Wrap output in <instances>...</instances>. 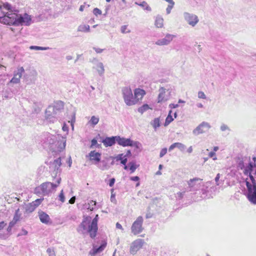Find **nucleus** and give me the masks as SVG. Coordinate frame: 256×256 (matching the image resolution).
Masks as SVG:
<instances>
[{"instance_id": "a211bd4d", "label": "nucleus", "mask_w": 256, "mask_h": 256, "mask_svg": "<svg viewBox=\"0 0 256 256\" xmlns=\"http://www.w3.org/2000/svg\"><path fill=\"white\" fill-rule=\"evenodd\" d=\"M110 158H106L104 160H100L99 163L97 164V166L101 170H108L109 169L110 166L108 162Z\"/></svg>"}, {"instance_id": "ea45409f", "label": "nucleus", "mask_w": 256, "mask_h": 256, "mask_svg": "<svg viewBox=\"0 0 256 256\" xmlns=\"http://www.w3.org/2000/svg\"><path fill=\"white\" fill-rule=\"evenodd\" d=\"M150 108L148 104H144L138 110V112L142 114L144 112L150 109Z\"/></svg>"}, {"instance_id": "2f4dec72", "label": "nucleus", "mask_w": 256, "mask_h": 256, "mask_svg": "<svg viewBox=\"0 0 256 256\" xmlns=\"http://www.w3.org/2000/svg\"><path fill=\"white\" fill-rule=\"evenodd\" d=\"M96 204V202L94 200H91L87 204H86L85 207L88 210H90V211L94 210V208Z\"/></svg>"}, {"instance_id": "a878e982", "label": "nucleus", "mask_w": 256, "mask_h": 256, "mask_svg": "<svg viewBox=\"0 0 256 256\" xmlns=\"http://www.w3.org/2000/svg\"><path fill=\"white\" fill-rule=\"evenodd\" d=\"M96 62V70L100 74V76H102L104 72V66L102 62H98V60L96 58H94L92 62L94 63V62Z\"/></svg>"}, {"instance_id": "0e129e2a", "label": "nucleus", "mask_w": 256, "mask_h": 256, "mask_svg": "<svg viewBox=\"0 0 256 256\" xmlns=\"http://www.w3.org/2000/svg\"><path fill=\"white\" fill-rule=\"evenodd\" d=\"M93 49L96 51V53H98V54L102 52L104 50V49H102V48H96V47H94Z\"/></svg>"}, {"instance_id": "c03bdc74", "label": "nucleus", "mask_w": 256, "mask_h": 256, "mask_svg": "<svg viewBox=\"0 0 256 256\" xmlns=\"http://www.w3.org/2000/svg\"><path fill=\"white\" fill-rule=\"evenodd\" d=\"M124 154H118L116 156L113 157V156H110V159L116 160V161H121L122 158V157H124Z\"/></svg>"}, {"instance_id": "f3484780", "label": "nucleus", "mask_w": 256, "mask_h": 256, "mask_svg": "<svg viewBox=\"0 0 256 256\" xmlns=\"http://www.w3.org/2000/svg\"><path fill=\"white\" fill-rule=\"evenodd\" d=\"M61 164V158L60 157L54 160L53 162H50V168L51 170H53L56 173H58L60 170V168Z\"/></svg>"}, {"instance_id": "4d7b16f0", "label": "nucleus", "mask_w": 256, "mask_h": 256, "mask_svg": "<svg viewBox=\"0 0 256 256\" xmlns=\"http://www.w3.org/2000/svg\"><path fill=\"white\" fill-rule=\"evenodd\" d=\"M198 18L196 15L193 14V27L198 22Z\"/></svg>"}, {"instance_id": "bf43d9fd", "label": "nucleus", "mask_w": 256, "mask_h": 256, "mask_svg": "<svg viewBox=\"0 0 256 256\" xmlns=\"http://www.w3.org/2000/svg\"><path fill=\"white\" fill-rule=\"evenodd\" d=\"M27 234H28V231L22 228V232H20L19 234H18V236H22L23 235L26 236Z\"/></svg>"}, {"instance_id": "09e8293b", "label": "nucleus", "mask_w": 256, "mask_h": 256, "mask_svg": "<svg viewBox=\"0 0 256 256\" xmlns=\"http://www.w3.org/2000/svg\"><path fill=\"white\" fill-rule=\"evenodd\" d=\"M46 252L48 253L49 256H56L54 249L51 248H48L46 250Z\"/></svg>"}, {"instance_id": "ddd939ff", "label": "nucleus", "mask_w": 256, "mask_h": 256, "mask_svg": "<svg viewBox=\"0 0 256 256\" xmlns=\"http://www.w3.org/2000/svg\"><path fill=\"white\" fill-rule=\"evenodd\" d=\"M144 243V240L140 238L132 242L130 248V254H136V252L142 248Z\"/></svg>"}, {"instance_id": "13d9d810", "label": "nucleus", "mask_w": 256, "mask_h": 256, "mask_svg": "<svg viewBox=\"0 0 256 256\" xmlns=\"http://www.w3.org/2000/svg\"><path fill=\"white\" fill-rule=\"evenodd\" d=\"M114 190L113 188H112L111 190V196H110V200L112 202H114L116 201V198H115V194H114Z\"/></svg>"}, {"instance_id": "9d476101", "label": "nucleus", "mask_w": 256, "mask_h": 256, "mask_svg": "<svg viewBox=\"0 0 256 256\" xmlns=\"http://www.w3.org/2000/svg\"><path fill=\"white\" fill-rule=\"evenodd\" d=\"M57 113L52 108V106H49L46 109L45 112V117L46 120L50 122H54L56 121Z\"/></svg>"}, {"instance_id": "5fc2aeb1", "label": "nucleus", "mask_w": 256, "mask_h": 256, "mask_svg": "<svg viewBox=\"0 0 256 256\" xmlns=\"http://www.w3.org/2000/svg\"><path fill=\"white\" fill-rule=\"evenodd\" d=\"M198 97L200 98H202V99H206V94H204V92H202V91H200L198 92Z\"/></svg>"}, {"instance_id": "f03ea898", "label": "nucleus", "mask_w": 256, "mask_h": 256, "mask_svg": "<svg viewBox=\"0 0 256 256\" xmlns=\"http://www.w3.org/2000/svg\"><path fill=\"white\" fill-rule=\"evenodd\" d=\"M0 21L4 24L14 26H29L34 22L31 16L25 12L24 14L6 12V16Z\"/></svg>"}, {"instance_id": "bb28decb", "label": "nucleus", "mask_w": 256, "mask_h": 256, "mask_svg": "<svg viewBox=\"0 0 256 256\" xmlns=\"http://www.w3.org/2000/svg\"><path fill=\"white\" fill-rule=\"evenodd\" d=\"M64 106V102L62 101L59 100L55 102L54 104L52 106L58 114L62 109H63Z\"/></svg>"}, {"instance_id": "cd10ccee", "label": "nucleus", "mask_w": 256, "mask_h": 256, "mask_svg": "<svg viewBox=\"0 0 256 256\" xmlns=\"http://www.w3.org/2000/svg\"><path fill=\"white\" fill-rule=\"evenodd\" d=\"M106 246V243L102 244L100 246H94L93 248V254H96L97 253L102 252Z\"/></svg>"}, {"instance_id": "49530a36", "label": "nucleus", "mask_w": 256, "mask_h": 256, "mask_svg": "<svg viewBox=\"0 0 256 256\" xmlns=\"http://www.w3.org/2000/svg\"><path fill=\"white\" fill-rule=\"evenodd\" d=\"M42 199L38 198L36 200L32 202V203L34 206V208H36L42 202Z\"/></svg>"}, {"instance_id": "9b49d317", "label": "nucleus", "mask_w": 256, "mask_h": 256, "mask_svg": "<svg viewBox=\"0 0 256 256\" xmlns=\"http://www.w3.org/2000/svg\"><path fill=\"white\" fill-rule=\"evenodd\" d=\"M99 219L98 215L96 214L89 224V231L90 232V238H94L98 230V222Z\"/></svg>"}, {"instance_id": "4468645a", "label": "nucleus", "mask_w": 256, "mask_h": 256, "mask_svg": "<svg viewBox=\"0 0 256 256\" xmlns=\"http://www.w3.org/2000/svg\"><path fill=\"white\" fill-rule=\"evenodd\" d=\"M176 36V35L174 34H166L164 38L158 40L155 44L158 46H167L169 44Z\"/></svg>"}, {"instance_id": "dca6fc26", "label": "nucleus", "mask_w": 256, "mask_h": 256, "mask_svg": "<svg viewBox=\"0 0 256 256\" xmlns=\"http://www.w3.org/2000/svg\"><path fill=\"white\" fill-rule=\"evenodd\" d=\"M88 156L90 158V160L94 161V164L96 165L100 162L101 154L92 150L88 154Z\"/></svg>"}, {"instance_id": "2eb2a0df", "label": "nucleus", "mask_w": 256, "mask_h": 256, "mask_svg": "<svg viewBox=\"0 0 256 256\" xmlns=\"http://www.w3.org/2000/svg\"><path fill=\"white\" fill-rule=\"evenodd\" d=\"M118 136H112L111 137H106L102 140L106 147L111 146L114 145L118 142Z\"/></svg>"}, {"instance_id": "aec40b11", "label": "nucleus", "mask_w": 256, "mask_h": 256, "mask_svg": "<svg viewBox=\"0 0 256 256\" xmlns=\"http://www.w3.org/2000/svg\"><path fill=\"white\" fill-rule=\"evenodd\" d=\"M146 92L140 88H136L134 91V98L136 100V104L140 100H142L145 95Z\"/></svg>"}, {"instance_id": "4c0bfd02", "label": "nucleus", "mask_w": 256, "mask_h": 256, "mask_svg": "<svg viewBox=\"0 0 256 256\" xmlns=\"http://www.w3.org/2000/svg\"><path fill=\"white\" fill-rule=\"evenodd\" d=\"M22 213L20 212V208L16 210L14 215L13 218V220H16V222H18L20 220L21 218Z\"/></svg>"}, {"instance_id": "473e14b6", "label": "nucleus", "mask_w": 256, "mask_h": 256, "mask_svg": "<svg viewBox=\"0 0 256 256\" xmlns=\"http://www.w3.org/2000/svg\"><path fill=\"white\" fill-rule=\"evenodd\" d=\"M128 169L130 171V173L132 174L135 172L138 165H136L135 162H130L128 164Z\"/></svg>"}, {"instance_id": "680f3d73", "label": "nucleus", "mask_w": 256, "mask_h": 256, "mask_svg": "<svg viewBox=\"0 0 256 256\" xmlns=\"http://www.w3.org/2000/svg\"><path fill=\"white\" fill-rule=\"evenodd\" d=\"M244 175L248 176L252 182H256L255 178L252 175V173H248L247 174Z\"/></svg>"}, {"instance_id": "c85d7f7f", "label": "nucleus", "mask_w": 256, "mask_h": 256, "mask_svg": "<svg viewBox=\"0 0 256 256\" xmlns=\"http://www.w3.org/2000/svg\"><path fill=\"white\" fill-rule=\"evenodd\" d=\"M163 22L164 19L161 16H156L155 20V25L157 28H162L163 26Z\"/></svg>"}, {"instance_id": "c9c22d12", "label": "nucleus", "mask_w": 256, "mask_h": 256, "mask_svg": "<svg viewBox=\"0 0 256 256\" xmlns=\"http://www.w3.org/2000/svg\"><path fill=\"white\" fill-rule=\"evenodd\" d=\"M78 31L82 32H90V28L88 25H81L78 28Z\"/></svg>"}, {"instance_id": "de8ad7c7", "label": "nucleus", "mask_w": 256, "mask_h": 256, "mask_svg": "<svg viewBox=\"0 0 256 256\" xmlns=\"http://www.w3.org/2000/svg\"><path fill=\"white\" fill-rule=\"evenodd\" d=\"M93 13L96 16H98V15H101L102 12L100 10L96 8L93 10Z\"/></svg>"}, {"instance_id": "8fccbe9b", "label": "nucleus", "mask_w": 256, "mask_h": 256, "mask_svg": "<svg viewBox=\"0 0 256 256\" xmlns=\"http://www.w3.org/2000/svg\"><path fill=\"white\" fill-rule=\"evenodd\" d=\"M238 167L240 170H244L245 168L244 163L242 160H240L238 164Z\"/></svg>"}, {"instance_id": "f257e3e1", "label": "nucleus", "mask_w": 256, "mask_h": 256, "mask_svg": "<svg viewBox=\"0 0 256 256\" xmlns=\"http://www.w3.org/2000/svg\"><path fill=\"white\" fill-rule=\"evenodd\" d=\"M39 138L40 144L44 148L47 150L58 153L65 148L66 139L59 135L54 136L48 132H45L40 135Z\"/></svg>"}, {"instance_id": "393cba45", "label": "nucleus", "mask_w": 256, "mask_h": 256, "mask_svg": "<svg viewBox=\"0 0 256 256\" xmlns=\"http://www.w3.org/2000/svg\"><path fill=\"white\" fill-rule=\"evenodd\" d=\"M256 167V164L252 163V162L249 161L248 165L245 166L243 172L244 174H247L248 173H252L254 168Z\"/></svg>"}, {"instance_id": "412c9836", "label": "nucleus", "mask_w": 256, "mask_h": 256, "mask_svg": "<svg viewBox=\"0 0 256 256\" xmlns=\"http://www.w3.org/2000/svg\"><path fill=\"white\" fill-rule=\"evenodd\" d=\"M12 96V92L10 88L6 86L3 88L2 92V96L4 100L11 98Z\"/></svg>"}, {"instance_id": "37998d69", "label": "nucleus", "mask_w": 256, "mask_h": 256, "mask_svg": "<svg viewBox=\"0 0 256 256\" xmlns=\"http://www.w3.org/2000/svg\"><path fill=\"white\" fill-rule=\"evenodd\" d=\"M120 32L122 34H128L130 32V30L128 29L127 25L122 26L120 28Z\"/></svg>"}, {"instance_id": "f704fd0d", "label": "nucleus", "mask_w": 256, "mask_h": 256, "mask_svg": "<svg viewBox=\"0 0 256 256\" xmlns=\"http://www.w3.org/2000/svg\"><path fill=\"white\" fill-rule=\"evenodd\" d=\"M30 48L32 50H45L51 49L50 47H43L36 46H32L30 47Z\"/></svg>"}, {"instance_id": "1a4fd4ad", "label": "nucleus", "mask_w": 256, "mask_h": 256, "mask_svg": "<svg viewBox=\"0 0 256 256\" xmlns=\"http://www.w3.org/2000/svg\"><path fill=\"white\" fill-rule=\"evenodd\" d=\"M24 73V70L22 66L18 67L16 70L14 71V76L8 84L9 85L10 84H18L20 82V79L23 74Z\"/></svg>"}, {"instance_id": "5701e85b", "label": "nucleus", "mask_w": 256, "mask_h": 256, "mask_svg": "<svg viewBox=\"0 0 256 256\" xmlns=\"http://www.w3.org/2000/svg\"><path fill=\"white\" fill-rule=\"evenodd\" d=\"M38 217L40 222L45 224H48L50 220L49 216L42 211L38 212Z\"/></svg>"}, {"instance_id": "774afa93", "label": "nucleus", "mask_w": 256, "mask_h": 256, "mask_svg": "<svg viewBox=\"0 0 256 256\" xmlns=\"http://www.w3.org/2000/svg\"><path fill=\"white\" fill-rule=\"evenodd\" d=\"M184 194H185V192H178V193H177V195H178L177 197L179 199H180L184 196Z\"/></svg>"}, {"instance_id": "7c9ffc66", "label": "nucleus", "mask_w": 256, "mask_h": 256, "mask_svg": "<svg viewBox=\"0 0 256 256\" xmlns=\"http://www.w3.org/2000/svg\"><path fill=\"white\" fill-rule=\"evenodd\" d=\"M160 94L158 96V102H162L164 101V95H165V89L163 88H161L160 90Z\"/></svg>"}, {"instance_id": "052dcab7", "label": "nucleus", "mask_w": 256, "mask_h": 256, "mask_svg": "<svg viewBox=\"0 0 256 256\" xmlns=\"http://www.w3.org/2000/svg\"><path fill=\"white\" fill-rule=\"evenodd\" d=\"M115 178H112L109 180L108 185L110 187L113 186L115 182Z\"/></svg>"}, {"instance_id": "c756f323", "label": "nucleus", "mask_w": 256, "mask_h": 256, "mask_svg": "<svg viewBox=\"0 0 256 256\" xmlns=\"http://www.w3.org/2000/svg\"><path fill=\"white\" fill-rule=\"evenodd\" d=\"M135 4L142 7L144 8V10H146L149 12H150L152 10L150 7L148 5L147 2L145 1H143L140 3H138V2H135Z\"/></svg>"}, {"instance_id": "7ed1b4c3", "label": "nucleus", "mask_w": 256, "mask_h": 256, "mask_svg": "<svg viewBox=\"0 0 256 256\" xmlns=\"http://www.w3.org/2000/svg\"><path fill=\"white\" fill-rule=\"evenodd\" d=\"M208 188L202 179L193 178V200L200 201L206 198L208 192Z\"/></svg>"}, {"instance_id": "a19ab883", "label": "nucleus", "mask_w": 256, "mask_h": 256, "mask_svg": "<svg viewBox=\"0 0 256 256\" xmlns=\"http://www.w3.org/2000/svg\"><path fill=\"white\" fill-rule=\"evenodd\" d=\"M128 162V158L124 156V157L122 158V160L120 161V164H123L124 166V169L125 170H128V166L126 165V162Z\"/></svg>"}, {"instance_id": "b1692460", "label": "nucleus", "mask_w": 256, "mask_h": 256, "mask_svg": "<svg viewBox=\"0 0 256 256\" xmlns=\"http://www.w3.org/2000/svg\"><path fill=\"white\" fill-rule=\"evenodd\" d=\"M20 208L24 210V214H29L34 212L36 209L34 206L31 202L22 206Z\"/></svg>"}, {"instance_id": "e2e57ef3", "label": "nucleus", "mask_w": 256, "mask_h": 256, "mask_svg": "<svg viewBox=\"0 0 256 256\" xmlns=\"http://www.w3.org/2000/svg\"><path fill=\"white\" fill-rule=\"evenodd\" d=\"M130 180L134 182H138L140 180V178L138 176H131Z\"/></svg>"}, {"instance_id": "79ce46f5", "label": "nucleus", "mask_w": 256, "mask_h": 256, "mask_svg": "<svg viewBox=\"0 0 256 256\" xmlns=\"http://www.w3.org/2000/svg\"><path fill=\"white\" fill-rule=\"evenodd\" d=\"M99 122V118L98 117H96L95 116H92L90 120V122L94 126L98 124Z\"/></svg>"}, {"instance_id": "20e7f679", "label": "nucleus", "mask_w": 256, "mask_h": 256, "mask_svg": "<svg viewBox=\"0 0 256 256\" xmlns=\"http://www.w3.org/2000/svg\"><path fill=\"white\" fill-rule=\"evenodd\" d=\"M61 178H58L57 180V184L50 182H45L41 184L40 186L34 189V192L37 194H42L44 196L48 195L51 193L53 190L60 184Z\"/></svg>"}, {"instance_id": "f8f14e48", "label": "nucleus", "mask_w": 256, "mask_h": 256, "mask_svg": "<svg viewBox=\"0 0 256 256\" xmlns=\"http://www.w3.org/2000/svg\"><path fill=\"white\" fill-rule=\"evenodd\" d=\"M211 128L210 124L206 122H203L200 124L194 130H193V134H199L206 132L208 130Z\"/></svg>"}, {"instance_id": "39448f33", "label": "nucleus", "mask_w": 256, "mask_h": 256, "mask_svg": "<svg viewBox=\"0 0 256 256\" xmlns=\"http://www.w3.org/2000/svg\"><path fill=\"white\" fill-rule=\"evenodd\" d=\"M122 94L126 104L130 106L136 104V100L130 87L126 86L122 88Z\"/></svg>"}, {"instance_id": "338daca9", "label": "nucleus", "mask_w": 256, "mask_h": 256, "mask_svg": "<svg viewBox=\"0 0 256 256\" xmlns=\"http://www.w3.org/2000/svg\"><path fill=\"white\" fill-rule=\"evenodd\" d=\"M228 128V126L224 124H222L220 126V130L222 132L226 130H227Z\"/></svg>"}, {"instance_id": "a18cd8bd", "label": "nucleus", "mask_w": 256, "mask_h": 256, "mask_svg": "<svg viewBox=\"0 0 256 256\" xmlns=\"http://www.w3.org/2000/svg\"><path fill=\"white\" fill-rule=\"evenodd\" d=\"M100 144H98L97 140L96 138H93L91 141L90 148H93L94 146L99 148Z\"/></svg>"}, {"instance_id": "e433bc0d", "label": "nucleus", "mask_w": 256, "mask_h": 256, "mask_svg": "<svg viewBox=\"0 0 256 256\" xmlns=\"http://www.w3.org/2000/svg\"><path fill=\"white\" fill-rule=\"evenodd\" d=\"M184 20L187 21L190 25L192 26V16L188 12H185L184 14Z\"/></svg>"}, {"instance_id": "3c124183", "label": "nucleus", "mask_w": 256, "mask_h": 256, "mask_svg": "<svg viewBox=\"0 0 256 256\" xmlns=\"http://www.w3.org/2000/svg\"><path fill=\"white\" fill-rule=\"evenodd\" d=\"M168 150L166 148H164L161 150L160 154V157H163L167 152Z\"/></svg>"}, {"instance_id": "603ef678", "label": "nucleus", "mask_w": 256, "mask_h": 256, "mask_svg": "<svg viewBox=\"0 0 256 256\" xmlns=\"http://www.w3.org/2000/svg\"><path fill=\"white\" fill-rule=\"evenodd\" d=\"M58 197H59V200L60 201H61L62 202H64L65 198H64V196L62 190L61 192H60V194L58 196Z\"/></svg>"}, {"instance_id": "0eeeda50", "label": "nucleus", "mask_w": 256, "mask_h": 256, "mask_svg": "<svg viewBox=\"0 0 256 256\" xmlns=\"http://www.w3.org/2000/svg\"><path fill=\"white\" fill-rule=\"evenodd\" d=\"M90 218L86 217L84 218L82 222L79 225L77 228V231L80 234H86V233H88L90 236V232L89 231V224H90Z\"/></svg>"}, {"instance_id": "72a5a7b5", "label": "nucleus", "mask_w": 256, "mask_h": 256, "mask_svg": "<svg viewBox=\"0 0 256 256\" xmlns=\"http://www.w3.org/2000/svg\"><path fill=\"white\" fill-rule=\"evenodd\" d=\"M151 124L152 126L154 128L155 130H156V128L160 126V118H155L152 120V122H151Z\"/></svg>"}, {"instance_id": "6e6552de", "label": "nucleus", "mask_w": 256, "mask_h": 256, "mask_svg": "<svg viewBox=\"0 0 256 256\" xmlns=\"http://www.w3.org/2000/svg\"><path fill=\"white\" fill-rule=\"evenodd\" d=\"M117 143L124 147L126 146H135L138 148V145L140 143L138 142H134L130 138H126L120 136H118Z\"/></svg>"}, {"instance_id": "58836bf2", "label": "nucleus", "mask_w": 256, "mask_h": 256, "mask_svg": "<svg viewBox=\"0 0 256 256\" xmlns=\"http://www.w3.org/2000/svg\"><path fill=\"white\" fill-rule=\"evenodd\" d=\"M171 113H172V110H170L168 116L166 118L165 122L164 124V126H168L174 120V118H172V117L171 115Z\"/></svg>"}, {"instance_id": "6e6d98bb", "label": "nucleus", "mask_w": 256, "mask_h": 256, "mask_svg": "<svg viewBox=\"0 0 256 256\" xmlns=\"http://www.w3.org/2000/svg\"><path fill=\"white\" fill-rule=\"evenodd\" d=\"M2 6L6 10H10L12 8L11 5L8 2L4 4Z\"/></svg>"}, {"instance_id": "864d4df0", "label": "nucleus", "mask_w": 256, "mask_h": 256, "mask_svg": "<svg viewBox=\"0 0 256 256\" xmlns=\"http://www.w3.org/2000/svg\"><path fill=\"white\" fill-rule=\"evenodd\" d=\"M174 4H170L168 5V6L166 9V12L167 14H170V13L171 10H172V8H173Z\"/></svg>"}, {"instance_id": "423d86ee", "label": "nucleus", "mask_w": 256, "mask_h": 256, "mask_svg": "<svg viewBox=\"0 0 256 256\" xmlns=\"http://www.w3.org/2000/svg\"><path fill=\"white\" fill-rule=\"evenodd\" d=\"M143 218L142 216H139L133 222L131 226V232L134 235H137L143 231Z\"/></svg>"}, {"instance_id": "69168bd1", "label": "nucleus", "mask_w": 256, "mask_h": 256, "mask_svg": "<svg viewBox=\"0 0 256 256\" xmlns=\"http://www.w3.org/2000/svg\"><path fill=\"white\" fill-rule=\"evenodd\" d=\"M178 106V104H169V108H176Z\"/></svg>"}, {"instance_id": "4be33fe9", "label": "nucleus", "mask_w": 256, "mask_h": 256, "mask_svg": "<svg viewBox=\"0 0 256 256\" xmlns=\"http://www.w3.org/2000/svg\"><path fill=\"white\" fill-rule=\"evenodd\" d=\"M174 148H178L181 152H185L186 146L182 143L180 142H174L171 144L168 148V150L170 152Z\"/></svg>"}, {"instance_id": "6ab92c4d", "label": "nucleus", "mask_w": 256, "mask_h": 256, "mask_svg": "<svg viewBox=\"0 0 256 256\" xmlns=\"http://www.w3.org/2000/svg\"><path fill=\"white\" fill-rule=\"evenodd\" d=\"M246 196L251 204H256V191L252 190H248Z\"/></svg>"}]
</instances>
